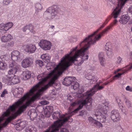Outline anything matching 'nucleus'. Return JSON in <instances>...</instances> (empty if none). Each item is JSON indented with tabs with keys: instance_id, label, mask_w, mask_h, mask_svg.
<instances>
[{
	"instance_id": "obj_1",
	"label": "nucleus",
	"mask_w": 132,
	"mask_h": 132,
	"mask_svg": "<svg viewBox=\"0 0 132 132\" xmlns=\"http://www.w3.org/2000/svg\"><path fill=\"white\" fill-rule=\"evenodd\" d=\"M78 52H77L74 56H70V54H66L61 59V62L59 64L46 76H44V74L41 73L37 77V79L40 81L35 86H33L35 90H37L40 86L45 82L47 79L51 77L48 83L39 89L35 95L33 96L30 99L26 102L25 104L21 105L18 109L17 111L12 116L8 117V124L13 120L15 119L19 114L25 111L28 107L31 106V105L39 98L41 94V92L46 91L49 87L52 86L55 81L59 76L62 74V72L65 70L69 66L72 65L76 60Z\"/></svg>"
},
{
	"instance_id": "obj_2",
	"label": "nucleus",
	"mask_w": 132,
	"mask_h": 132,
	"mask_svg": "<svg viewBox=\"0 0 132 132\" xmlns=\"http://www.w3.org/2000/svg\"><path fill=\"white\" fill-rule=\"evenodd\" d=\"M84 90L82 88L79 90L78 93H76L75 98H80L77 103L76 101L71 103L70 105L71 106H74L77 104L79 105L78 107L75 110L73 111L75 113H77L78 111L81 109L84 106L86 105V108L88 110H90L92 108V104L93 99L91 98L92 96H88V95H85V94H87L88 92L90 91V90L82 94Z\"/></svg>"
},
{
	"instance_id": "obj_3",
	"label": "nucleus",
	"mask_w": 132,
	"mask_h": 132,
	"mask_svg": "<svg viewBox=\"0 0 132 132\" xmlns=\"http://www.w3.org/2000/svg\"><path fill=\"white\" fill-rule=\"evenodd\" d=\"M96 39V37L95 38L94 40V41H91L89 40L88 38H86L82 42L80 43L78 45H77L76 47L75 48L72 49L70 52L68 54H70L71 52V53L70 54V55H71L73 54L74 53V52L76 51L77 49L80 48L81 47V48L80 49L77 50L75 52L74 55L73 56H74L77 52H78L77 55L78 56L77 57L76 59V60L74 61V62L75 61H77V59L79 56H81L82 57H81L80 59L81 61H78V63L79 65H81L83 62L84 61L87 60L88 58V56L87 55L85 56H84L85 54V53L90 47V45L94 44L96 42L98 41Z\"/></svg>"
},
{
	"instance_id": "obj_4",
	"label": "nucleus",
	"mask_w": 132,
	"mask_h": 132,
	"mask_svg": "<svg viewBox=\"0 0 132 132\" xmlns=\"http://www.w3.org/2000/svg\"><path fill=\"white\" fill-rule=\"evenodd\" d=\"M74 113H75L74 112H73L63 119H58L55 121L51 125V128L52 129V130L51 132H50V129H48L44 132H57V131H58V132H69L68 129L65 128H62L60 131H59V128L69 120L70 119L71 122L73 121L72 119H70V118L73 114Z\"/></svg>"
},
{
	"instance_id": "obj_5",
	"label": "nucleus",
	"mask_w": 132,
	"mask_h": 132,
	"mask_svg": "<svg viewBox=\"0 0 132 132\" xmlns=\"http://www.w3.org/2000/svg\"><path fill=\"white\" fill-rule=\"evenodd\" d=\"M109 103L106 102L102 105H99L98 107V109L94 110L93 113L96 119L102 123H104L106 120V117L107 116V110L109 109Z\"/></svg>"
},
{
	"instance_id": "obj_6",
	"label": "nucleus",
	"mask_w": 132,
	"mask_h": 132,
	"mask_svg": "<svg viewBox=\"0 0 132 132\" xmlns=\"http://www.w3.org/2000/svg\"><path fill=\"white\" fill-rule=\"evenodd\" d=\"M36 90L33 87L30 89L28 93H27L26 94L21 98L19 99L17 101L14 102L12 105L9 106V107L7 109L11 112L14 111L16 108L19 107L20 105H21L24 101L29 97V96L32 95L34 93Z\"/></svg>"
},
{
	"instance_id": "obj_7",
	"label": "nucleus",
	"mask_w": 132,
	"mask_h": 132,
	"mask_svg": "<svg viewBox=\"0 0 132 132\" xmlns=\"http://www.w3.org/2000/svg\"><path fill=\"white\" fill-rule=\"evenodd\" d=\"M59 10L56 6L54 5L47 9L44 13V15L48 19H53L57 16Z\"/></svg>"
},
{
	"instance_id": "obj_8",
	"label": "nucleus",
	"mask_w": 132,
	"mask_h": 132,
	"mask_svg": "<svg viewBox=\"0 0 132 132\" xmlns=\"http://www.w3.org/2000/svg\"><path fill=\"white\" fill-rule=\"evenodd\" d=\"M3 81L9 85H13L20 82L19 77L15 75H14L13 77L10 75L6 76Z\"/></svg>"
},
{
	"instance_id": "obj_9",
	"label": "nucleus",
	"mask_w": 132,
	"mask_h": 132,
	"mask_svg": "<svg viewBox=\"0 0 132 132\" xmlns=\"http://www.w3.org/2000/svg\"><path fill=\"white\" fill-rule=\"evenodd\" d=\"M117 22L118 21L116 19H114L113 22L106 27L102 32H101L96 37V39L97 40H99L101 38L102 36L106 34L109 30L115 25Z\"/></svg>"
},
{
	"instance_id": "obj_10",
	"label": "nucleus",
	"mask_w": 132,
	"mask_h": 132,
	"mask_svg": "<svg viewBox=\"0 0 132 132\" xmlns=\"http://www.w3.org/2000/svg\"><path fill=\"white\" fill-rule=\"evenodd\" d=\"M39 46L45 51L50 50L52 46L51 43L46 40L42 39L39 43Z\"/></svg>"
},
{
	"instance_id": "obj_11",
	"label": "nucleus",
	"mask_w": 132,
	"mask_h": 132,
	"mask_svg": "<svg viewBox=\"0 0 132 132\" xmlns=\"http://www.w3.org/2000/svg\"><path fill=\"white\" fill-rule=\"evenodd\" d=\"M20 67V66L16 63H13L10 64L9 67H11V69L9 70L8 72V75L7 76H11V75H14L19 69Z\"/></svg>"
},
{
	"instance_id": "obj_12",
	"label": "nucleus",
	"mask_w": 132,
	"mask_h": 132,
	"mask_svg": "<svg viewBox=\"0 0 132 132\" xmlns=\"http://www.w3.org/2000/svg\"><path fill=\"white\" fill-rule=\"evenodd\" d=\"M24 50L29 54L34 53L36 51V47L35 45L32 44H29L24 45Z\"/></svg>"
},
{
	"instance_id": "obj_13",
	"label": "nucleus",
	"mask_w": 132,
	"mask_h": 132,
	"mask_svg": "<svg viewBox=\"0 0 132 132\" xmlns=\"http://www.w3.org/2000/svg\"><path fill=\"white\" fill-rule=\"evenodd\" d=\"M99 85V84L98 83H97L96 85H95L93 87L90 89V91L88 92L87 94L88 95V96H92L97 90H101L104 88V87L102 85V86ZM85 95H87V94H86Z\"/></svg>"
},
{
	"instance_id": "obj_14",
	"label": "nucleus",
	"mask_w": 132,
	"mask_h": 132,
	"mask_svg": "<svg viewBox=\"0 0 132 132\" xmlns=\"http://www.w3.org/2000/svg\"><path fill=\"white\" fill-rule=\"evenodd\" d=\"M111 118L113 121H117L120 120L121 117L118 110H113L111 112Z\"/></svg>"
},
{
	"instance_id": "obj_15",
	"label": "nucleus",
	"mask_w": 132,
	"mask_h": 132,
	"mask_svg": "<svg viewBox=\"0 0 132 132\" xmlns=\"http://www.w3.org/2000/svg\"><path fill=\"white\" fill-rule=\"evenodd\" d=\"M21 53L18 51H13L11 54V59L13 61H16L21 59Z\"/></svg>"
},
{
	"instance_id": "obj_16",
	"label": "nucleus",
	"mask_w": 132,
	"mask_h": 132,
	"mask_svg": "<svg viewBox=\"0 0 132 132\" xmlns=\"http://www.w3.org/2000/svg\"><path fill=\"white\" fill-rule=\"evenodd\" d=\"M106 24V23L104 22L103 24L96 31H95L92 34L88 36V37L86 38H88V39L91 41H94V39L98 35H96L97 33L102 28H103L105 25Z\"/></svg>"
},
{
	"instance_id": "obj_17",
	"label": "nucleus",
	"mask_w": 132,
	"mask_h": 132,
	"mask_svg": "<svg viewBox=\"0 0 132 132\" xmlns=\"http://www.w3.org/2000/svg\"><path fill=\"white\" fill-rule=\"evenodd\" d=\"M76 79V78L74 77H67L64 79L62 83L63 85L68 86L73 84V81H74L73 80H74Z\"/></svg>"
},
{
	"instance_id": "obj_18",
	"label": "nucleus",
	"mask_w": 132,
	"mask_h": 132,
	"mask_svg": "<svg viewBox=\"0 0 132 132\" xmlns=\"http://www.w3.org/2000/svg\"><path fill=\"white\" fill-rule=\"evenodd\" d=\"M105 48L107 55L111 56L113 54L112 50L111 48V44L110 42L107 43L105 46Z\"/></svg>"
},
{
	"instance_id": "obj_19",
	"label": "nucleus",
	"mask_w": 132,
	"mask_h": 132,
	"mask_svg": "<svg viewBox=\"0 0 132 132\" xmlns=\"http://www.w3.org/2000/svg\"><path fill=\"white\" fill-rule=\"evenodd\" d=\"M32 60L30 58H26L24 59L21 62V65L24 68L29 67L32 64Z\"/></svg>"
},
{
	"instance_id": "obj_20",
	"label": "nucleus",
	"mask_w": 132,
	"mask_h": 132,
	"mask_svg": "<svg viewBox=\"0 0 132 132\" xmlns=\"http://www.w3.org/2000/svg\"><path fill=\"white\" fill-rule=\"evenodd\" d=\"M13 25V24L11 22H8L6 24L1 23L0 24V29L6 31L11 28Z\"/></svg>"
},
{
	"instance_id": "obj_21",
	"label": "nucleus",
	"mask_w": 132,
	"mask_h": 132,
	"mask_svg": "<svg viewBox=\"0 0 132 132\" xmlns=\"http://www.w3.org/2000/svg\"><path fill=\"white\" fill-rule=\"evenodd\" d=\"M53 108L52 106H46L44 110V114L45 117L49 118L51 116V113L53 111Z\"/></svg>"
},
{
	"instance_id": "obj_22",
	"label": "nucleus",
	"mask_w": 132,
	"mask_h": 132,
	"mask_svg": "<svg viewBox=\"0 0 132 132\" xmlns=\"http://www.w3.org/2000/svg\"><path fill=\"white\" fill-rule=\"evenodd\" d=\"M85 78L88 80H90V83L94 84L97 82L98 79L95 76H92L91 74L87 73L85 75Z\"/></svg>"
},
{
	"instance_id": "obj_23",
	"label": "nucleus",
	"mask_w": 132,
	"mask_h": 132,
	"mask_svg": "<svg viewBox=\"0 0 132 132\" xmlns=\"http://www.w3.org/2000/svg\"><path fill=\"white\" fill-rule=\"evenodd\" d=\"M130 18V17L128 15H123L121 16L119 22L123 24H126Z\"/></svg>"
},
{
	"instance_id": "obj_24",
	"label": "nucleus",
	"mask_w": 132,
	"mask_h": 132,
	"mask_svg": "<svg viewBox=\"0 0 132 132\" xmlns=\"http://www.w3.org/2000/svg\"><path fill=\"white\" fill-rule=\"evenodd\" d=\"M52 117L54 119H56L59 118H63L65 116L63 114L61 115L60 112L57 111L53 113L52 114Z\"/></svg>"
},
{
	"instance_id": "obj_25",
	"label": "nucleus",
	"mask_w": 132,
	"mask_h": 132,
	"mask_svg": "<svg viewBox=\"0 0 132 132\" xmlns=\"http://www.w3.org/2000/svg\"><path fill=\"white\" fill-rule=\"evenodd\" d=\"M104 54L102 52L98 54V58L101 65L104 66L105 64V59L104 58Z\"/></svg>"
},
{
	"instance_id": "obj_26",
	"label": "nucleus",
	"mask_w": 132,
	"mask_h": 132,
	"mask_svg": "<svg viewBox=\"0 0 132 132\" xmlns=\"http://www.w3.org/2000/svg\"><path fill=\"white\" fill-rule=\"evenodd\" d=\"M121 11V9L119 7H117L114 9L112 14V16L114 18H118Z\"/></svg>"
},
{
	"instance_id": "obj_27",
	"label": "nucleus",
	"mask_w": 132,
	"mask_h": 132,
	"mask_svg": "<svg viewBox=\"0 0 132 132\" xmlns=\"http://www.w3.org/2000/svg\"><path fill=\"white\" fill-rule=\"evenodd\" d=\"M41 58L44 62L46 63H49L50 61V57L48 54H42L41 56Z\"/></svg>"
},
{
	"instance_id": "obj_28",
	"label": "nucleus",
	"mask_w": 132,
	"mask_h": 132,
	"mask_svg": "<svg viewBox=\"0 0 132 132\" xmlns=\"http://www.w3.org/2000/svg\"><path fill=\"white\" fill-rule=\"evenodd\" d=\"M12 38V36L9 34L3 36L1 37V40L3 42H6L10 40Z\"/></svg>"
},
{
	"instance_id": "obj_29",
	"label": "nucleus",
	"mask_w": 132,
	"mask_h": 132,
	"mask_svg": "<svg viewBox=\"0 0 132 132\" xmlns=\"http://www.w3.org/2000/svg\"><path fill=\"white\" fill-rule=\"evenodd\" d=\"M22 75L23 79L25 80H26L30 78L31 76V72L27 70L23 72Z\"/></svg>"
},
{
	"instance_id": "obj_30",
	"label": "nucleus",
	"mask_w": 132,
	"mask_h": 132,
	"mask_svg": "<svg viewBox=\"0 0 132 132\" xmlns=\"http://www.w3.org/2000/svg\"><path fill=\"white\" fill-rule=\"evenodd\" d=\"M118 105L119 108L121 109L122 112L125 114H127L128 113L126 111L125 108L124 107L123 105V104L120 103V102L118 103Z\"/></svg>"
},
{
	"instance_id": "obj_31",
	"label": "nucleus",
	"mask_w": 132,
	"mask_h": 132,
	"mask_svg": "<svg viewBox=\"0 0 132 132\" xmlns=\"http://www.w3.org/2000/svg\"><path fill=\"white\" fill-rule=\"evenodd\" d=\"M94 126L97 128H102L103 127V125L100 122H98V121L96 120L94 122L93 125Z\"/></svg>"
},
{
	"instance_id": "obj_32",
	"label": "nucleus",
	"mask_w": 132,
	"mask_h": 132,
	"mask_svg": "<svg viewBox=\"0 0 132 132\" xmlns=\"http://www.w3.org/2000/svg\"><path fill=\"white\" fill-rule=\"evenodd\" d=\"M6 63L4 62L0 61V69L4 70L6 68Z\"/></svg>"
},
{
	"instance_id": "obj_33",
	"label": "nucleus",
	"mask_w": 132,
	"mask_h": 132,
	"mask_svg": "<svg viewBox=\"0 0 132 132\" xmlns=\"http://www.w3.org/2000/svg\"><path fill=\"white\" fill-rule=\"evenodd\" d=\"M73 88L74 90L78 89L79 87V83L75 81H73Z\"/></svg>"
},
{
	"instance_id": "obj_34",
	"label": "nucleus",
	"mask_w": 132,
	"mask_h": 132,
	"mask_svg": "<svg viewBox=\"0 0 132 132\" xmlns=\"http://www.w3.org/2000/svg\"><path fill=\"white\" fill-rule=\"evenodd\" d=\"M11 113V112L7 109L6 111L2 114V117L4 118L5 117L9 116Z\"/></svg>"
},
{
	"instance_id": "obj_35",
	"label": "nucleus",
	"mask_w": 132,
	"mask_h": 132,
	"mask_svg": "<svg viewBox=\"0 0 132 132\" xmlns=\"http://www.w3.org/2000/svg\"><path fill=\"white\" fill-rule=\"evenodd\" d=\"M76 93H75L72 95H70L68 97V99L70 101L73 100L74 99H76V100H79V98H75Z\"/></svg>"
},
{
	"instance_id": "obj_36",
	"label": "nucleus",
	"mask_w": 132,
	"mask_h": 132,
	"mask_svg": "<svg viewBox=\"0 0 132 132\" xmlns=\"http://www.w3.org/2000/svg\"><path fill=\"white\" fill-rule=\"evenodd\" d=\"M35 7L36 10L38 11L41 10L43 8L41 4L39 3H37L35 4Z\"/></svg>"
},
{
	"instance_id": "obj_37",
	"label": "nucleus",
	"mask_w": 132,
	"mask_h": 132,
	"mask_svg": "<svg viewBox=\"0 0 132 132\" xmlns=\"http://www.w3.org/2000/svg\"><path fill=\"white\" fill-rule=\"evenodd\" d=\"M35 62L37 65H38L40 67H41L43 65V62L40 60H36Z\"/></svg>"
},
{
	"instance_id": "obj_38",
	"label": "nucleus",
	"mask_w": 132,
	"mask_h": 132,
	"mask_svg": "<svg viewBox=\"0 0 132 132\" xmlns=\"http://www.w3.org/2000/svg\"><path fill=\"white\" fill-rule=\"evenodd\" d=\"M28 29L30 31L33 32L34 31V27L31 24H29L27 25Z\"/></svg>"
},
{
	"instance_id": "obj_39",
	"label": "nucleus",
	"mask_w": 132,
	"mask_h": 132,
	"mask_svg": "<svg viewBox=\"0 0 132 132\" xmlns=\"http://www.w3.org/2000/svg\"><path fill=\"white\" fill-rule=\"evenodd\" d=\"M88 120L89 121V123L93 125L94 124V122L96 120H94L93 118L90 117L88 118Z\"/></svg>"
},
{
	"instance_id": "obj_40",
	"label": "nucleus",
	"mask_w": 132,
	"mask_h": 132,
	"mask_svg": "<svg viewBox=\"0 0 132 132\" xmlns=\"http://www.w3.org/2000/svg\"><path fill=\"white\" fill-rule=\"evenodd\" d=\"M127 0H118V4L120 6H122L125 4Z\"/></svg>"
},
{
	"instance_id": "obj_41",
	"label": "nucleus",
	"mask_w": 132,
	"mask_h": 132,
	"mask_svg": "<svg viewBox=\"0 0 132 132\" xmlns=\"http://www.w3.org/2000/svg\"><path fill=\"white\" fill-rule=\"evenodd\" d=\"M12 1V0H3V3L4 5H7Z\"/></svg>"
},
{
	"instance_id": "obj_42",
	"label": "nucleus",
	"mask_w": 132,
	"mask_h": 132,
	"mask_svg": "<svg viewBox=\"0 0 132 132\" xmlns=\"http://www.w3.org/2000/svg\"><path fill=\"white\" fill-rule=\"evenodd\" d=\"M17 94H23V90L22 88H20L17 89Z\"/></svg>"
},
{
	"instance_id": "obj_43",
	"label": "nucleus",
	"mask_w": 132,
	"mask_h": 132,
	"mask_svg": "<svg viewBox=\"0 0 132 132\" xmlns=\"http://www.w3.org/2000/svg\"><path fill=\"white\" fill-rule=\"evenodd\" d=\"M8 93V92L7 90L5 89L2 93L1 95V97H4L6 94H7Z\"/></svg>"
},
{
	"instance_id": "obj_44",
	"label": "nucleus",
	"mask_w": 132,
	"mask_h": 132,
	"mask_svg": "<svg viewBox=\"0 0 132 132\" xmlns=\"http://www.w3.org/2000/svg\"><path fill=\"white\" fill-rule=\"evenodd\" d=\"M122 59L120 56H118L117 57V60L116 62L117 64H120L121 63Z\"/></svg>"
},
{
	"instance_id": "obj_45",
	"label": "nucleus",
	"mask_w": 132,
	"mask_h": 132,
	"mask_svg": "<svg viewBox=\"0 0 132 132\" xmlns=\"http://www.w3.org/2000/svg\"><path fill=\"white\" fill-rule=\"evenodd\" d=\"M48 103V101L46 100L42 101L39 102L40 104L43 105H46Z\"/></svg>"
},
{
	"instance_id": "obj_46",
	"label": "nucleus",
	"mask_w": 132,
	"mask_h": 132,
	"mask_svg": "<svg viewBox=\"0 0 132 132\" xmlns=\"http://www.w3.org/2000/svg\"><path fill=\"white\" fill-rule=\"evenodd\" d=\"M126 90L130 92H132V87L129 86H128L126 87Z\"/></svg>"
},
{
	"instance_id": "obj_47",
	"label": "nucleus",
	"mask_w": 132,
	"mask_h": 132,
	"mask_svg": "<svg viewBox=\"0 0 132 132\" xmlns=\"http://www.w3.org/2000/svg\"><path fill=\"white\" fill-rule=\"evenodd\" d=\"M112 16L111 15L109 16L106 19L105 21L104 22L106 23V24H107L108 22L109 21V20L111 19V18Z\"/></svg>"
},
{
	"instance_id": "obj_48",
	"label": "nucleus",
	"mask_w": 132,
	"mask_h": 132,
	"mask_svg": "<svg viewBox=\"0 0 132 132\" xmlns=\"http://www.w3.org/2000/svg\"><path fill=\"white\" fill-rule=\"evenodd\" d=\"M25 123L24 121H20L19 125L20 126H22V127H24L25 126Z\"/></svg>"
},
{
	"instance_id": "obj_49",
	"label": "nucleus",
	"mask_w": 132,
	"mask_h": 132,
	"mask_svg": "<svg viewBox=\"0 0 132 132\" xmlns=\"http://www.w3.org/2000/svg\"><path fill=\"white\" fill-rule=\"evenodd\" d=\"M128 11L129 13L132 14V5L130 6L128 8Z\"/></svg>"
},
{
	"instance_id": "obj_50",
	"label": "nucleus",
	"mask_w": 132,
	"mask_h": 132,
	"mask_svg": "<svg viewBox=\"0 0 132 132\" xmlns=\"http://www.w3.org/2000/svg\"><path fill=\"white\" fill-rule=\"evenodd\" d=\"M126 104L128 107L129 108L130 107L131 104L129 101V100H127L126 101Z\"/></svg>"
},
{
	"instance_id": "obj_51",
	"label": "nucleus",
	"mask_w": 132,
	"mask_h": 132,
	"mask_svg": "<svg viewBox=\"0 0 132 132\" xmlns=\"http://www.w3.org/2000/svg\"><path fill=\"white\" fill-rule=\"evenodd\" d=\"M14 44V43L13 41H11L8 43V46L9 47H13Z\"/></svg>"
},
{
	"instance_id": "obj_52",
	"label": "nucleus",
	"mask_w": 132,
	"mask_h": 132,
	"mask_svg": "<svg viewBox=\"0 0 132 132\" xmlns=\"http://www.w3.org/2000/svg\"><path fill=\"white\" fill-rule=\"evenodd\" d=\"M28 29V27H27V25L25 26L22 29L23 31V32H25Z\"/></svg>"
},
{
	"instance_id": "obj_53",
	"label": "nucleus",
	"mask_w": 132,
	"mask_h": 132,
	"mask_svg": "<svg viewBox=\"0 0 132 132\" xmlns=\"http://www.w3.org/2000/svg\"><path fill=\"white\" fill-rule=\"evenodd\" d=\"M111 80V79L109 80L108 81H107L105 83H104L102 85L103 86H104V85H107L110 82V80Z\"/></svg>"
},
{
	"instance_id": "obj_54",
	"label": "nucleus",
	"mask_w": 132,
	"mask_h": 132,
	"mask_svg": "<svg viewBox=\"0 0 132 132\" xmlns=\"http://www.w3.org/2000/svg\"><path fill=\"white\" fill-rule=\"evenodd\" d=\"M4 120V119L2 117H0V123Z\"/></svg>"
},
{
	"instance_id": "obj_55",
	"label": "nucleus",
	"mask_w": 132,
	"mask_h": 132,
	"mask_svg": "<svg viewBox=\"0 0 132 132\" xmlns=\"http://www.w3.org/2000/svg\"><path fill=\"white\" fill-rule=\"evenodd\" d=\"M50 28L52 29H53L54 28V26L53 25L51 26H50Z\"/></svg>"
},
{
	"instance_id": "obj_56",
	"label": "nucleus",
	"mask_w": 132,
	"mask_h": 132,
	"mask_svg": "<svg viewBox=\"0 0 132 132\" xmlns=\"http://www.w3.org/2000/svg\"><path fill=\"white\" fill-rule=\"evenodd\" d=\"M2 84L1 82H0V89H1L2 88Z\"/></svg>"
},
{
	"instance_id": "obj_57",
	"label": "nucleus",
	"mask_w": 132,
	"mask_h": 132,
	"mask_svg": "<svg viewBox=\"0 0 132 132\" xmlns=\"http://www.w3.org/2000/svg\"><path fill=\"white\" fill-rule=\"evenodd\" d=\"M130 58H131V59H132V52H131L130 53Z\"/></svg>"
},
{
	"instance_id": "obj_58",
	"label": "nucleus",
	"mask_w": 132,
	"mask_h": 132,
	"mask_svg": "<svg viewBox=\"0 0 132 132\" xmlns=\"http://www.w3.org/2000/svg\"><path fill=\"white\" fill-rule=\"evenodd\" d=\"M102 83V82H101V81L100 80H99L98 83H97L99 84H100L101 83Z\"/></svg>"
},
{
	"instance_id": "obj_59",
	"label": "nucleus",
	"mask_w": 132,
	"mask_h": 132,
	"mask_svg": "<svg viewBox=\"0 0 132 132\" xmlns=\"http://www.w3.org/2000/svg\"><path fill=\"white\" fill-rule=\"evenodd\" d=\"M131 42H132V40H131Z\"/></svg>"
}]
</instances>
